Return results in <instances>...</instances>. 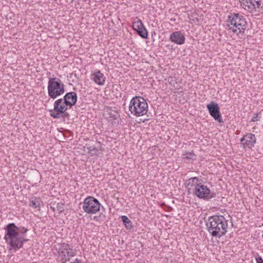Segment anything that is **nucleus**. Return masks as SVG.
Listing matches in <instances>:
<instances>
[{"label":"nucleus","instance_id":"nucleus-26","mask_svg":"<svg viewBox=\"0 0 263 263\" xmlns=\"http://www.w3.org/2000/svg\"><path fill=\"white\" fill-rule=\"evenodd\" d=\"M216 195V193H213H213H211V192H210V194H209V195L208 196V198L209 199H211V198H214V197H215Z\"/></svg>","mask_w":263,"mask_h":263},{"label":"nucleus","instance_id":"nucleus-6","mask_svg":"<svg viewBox=\"0 0 263 263\" xmlns=\"http://www.w3.org/2000/svg\"><path fill=\"white\" fill-rule=\"evenodd\" d=\"M192 181V186H194L193 194L200 199L208 198L210 194V190L206 185L203 184L199 179L196 177L191 178L189 179L190 183Z\"/></svg>","mask_w":263,"mask_h":263},{"label":"nucleus","instance_id":"nucleus-22","mask_svg":"<svg viewBox=\"0 0 263 263\" xmlns=\"http://www.w3.org/2000/svg\"><path fill=\"white\" fill-rule=\"evenodd\" d=\"M55 205L56 210L58 211L60 213L64 211V203L59 202L56 204Z\"/></svg>","mask_w":263,"mask_h":263},{"label":"nucleus","instance_id":"nucleus-24","mask_svg":"<svg viewBox=\"0 0 263 263\" xmlns=\"http://www.w3.org/2000/svg\"><path fill=\"white\" fill-rule=\"evenodd\" d=\"M256 263H263L262 258L257 253L256 257H255Z\"/></svg>","mask_w":263,"mask_h":263},{"label":"nucleus","instance_id":"nucleus-30","mask_svg":"<svg viewBox=\"0 0 263 263\" xmlns=\"http://www.w3.org/2000/svg\"><path fill=\"white\" fill-rule=\"evenodd\" d=\"M73 263H82V262L80 259H78V258H77V259H76L75 261L73 262Z\"/></svg>","mask_w":263,"mask_h":263},{"label":"nucleus","instance_id":"nucleus-15","mask_svg":"<svg viewBox=\"0 0 263 263\" xmlns=\"http://www.w3.org/2000/svg\"><path fill=\"white\" fill-rule=\"evenodd\" d=\"M185 36L180 31L173 32L170 36V40L177 45H182L185 42Z\"/></svg>","mask_w":263,"mask_h":263},{"label":"nucleus","instance_id":"nucleus-7","mask_svg":"<svg viewBox=\"0 0 263 263\" xmlns=\"http://www.w3.org/2000/svg\"><path fill=\"white\" fill-rule=\"evenodd\" d=\"M100 203L98 199L92 196L86 198L83 203V210L87 214H95L100 208Z\"/></svg>","mask_w":263,"mask_h":263},{"label":"nucleus","instance_id":"nucleus-31","mask_svg":"<svg viewBox=\"0 0 263 263\" xmlns=\"http://www.w3.org/2000/svg\"><path fill=\"white\" fill-rule=\"evenodd\" d=\"M21 230H22L23 231H25V229H27V228H25L24 227H23L22 229L21 228H19Z\"/></svg>","mask_w":263,"mask_h":263},{"label":"nucleus","instance_id":"nucleus-34","mask_svg":"<svg viewBox=\"0 0 263 263\" xmlns=\"http://www.w3.org/2000/svg\"><path fill=\"white\" fill-rule=\"evenodd\" d=\"M71 263H73V262H71Z\"/></svg>","mask_w":263,"mask_h":263},{"label":"nucleus","instance_id":"nucleus-1","mask_svg":"<svg viewBox=\"0 0 263 263\" xmlns=\"http://www.w3.org/2000/svg\"><path fill=\"white\" fill-rule=\"evenodd\" d=\"M206 226L213 237L220 238L227 232L228 220L222 215H213L208 218Z\"/></svg>","mask_w":263,"mask_h":263},{"label":"nucleus","instance_id":"nucleus-16","mask_svg":"<svg viewBox=\"0 0 263 263\" xmlns=\"http://www.w3.org/2000/svg\"><path fill=\"white\" fill-rule=\"evenodd\" d=\"M58 253L61 262L66 263L67 260H69L70 257L75 256L76 250L58 251Z\"/></svg>","mask_w":263,"mask_h":263},{"label":"nucleus","instance_id":"nucleus-21","mask_svg":"<svg viewBox=\"0 0 263 263\" xmlns=\"http://www.w3.org/2000/svg\"><path fill=\"white\" fill-rule=\"evenodd\" d=\"M65 250L69 251V250H74L72 249L70 247V246L69 244L66 243H62L61 244L60 248L59 249L58 251H65Z\"/></svg>","mask_w":263,"mask_h":263},{"label":"nucleus","instance_id":"nucleus-2","mask_svg":"<svg viewBox=\"0 0 263 263\" xmlns=\"http://www.w3.org/2000/svg\"><path fill=\"white\" fill-rule=\"evenodd\" d=\"M4 229L5 231L4 239L6 243L15 250L19 249L21 247V234H25L28 231V229H25L24 231L21 230L14 223H10L6 225Z\"/></svg>","mask_w":263,"mask_h":263},{"label":"nucleus","instance_id":"nucleus-9","mask_svg":"<svg viewBox=\"0 0 263 263\" xmlns=\"http://www.w3.org/2000/svg\"><path fill=\"white\" fill-rule=\"evenodd\" d=\"M63 102L62 99L57 100L54 103V109L49 110L50 115L54 119H59L61 117V114L64 113L67 108L61 105Z\"/></svg>","mask_w":263,"mask_h":263},{"label":"nucleus","instance_id":"nucleus-14","mask_svg":"<svg viewBox=\"0 0 263 263\" xmlns=\"http://www.w3.org/2000/svg\"><path fill=\"white\" fill-rule=\"evenodd\" d=\"M90 79L98 85L102 86L105 83L106 78L100 70H97L90 74Z\"/></svg>","mask_w":263,"mask_h":263},{"label":"nucleus","instance_id":"nucleus-18","mask_svg":"<svg viewBox=\"0 0 263 263\" xmlns=\"http://www.w3.org/2000/svg\"><path fill=\"white\" fill-rule=\"evenodd\" d=\"M43 202L39 197L32 198L30 199V206L34 208H39Z\"/></svg>","mask_w":263,"mask_h":263},{"label":"nucleus","instance_id":"nucleus-11","mask_svg":"<svg viewBox=\"0 0 263 263\" xmlns=\"http://www.w3.org/2000/svg\"><path fill=\"white\" fill-rule=\"evenodd\" d=\"M133 28L137 34L142 38L146 39L148 37V32L141 21L138 20L133 24Z\"/></svg>","mask_w":263,"mask_h":263},{"label":"nucleus","instance_id":"nucleus-23","mask_svg":"<svg viewBox=\"0 0 263 263\" xmlns=\"http://www.w3.org/2000/svg\"><path fill=\"white\" fill-rule=\"evenodd\" d=\"M24 234H21V241H22V245L21 247H19V249L23 248V245L25 242H27L28 241V239L25 238L24 236H23Z\"/></svg>","mask_w":263,"mask_h":263},{"label":"nucleus","instance_id":"nucleus-28","mask_svg":"<svg viewBox=\"0 0 263 263\" xmlns=\"http://www.w3.org/2000/svg\"><path fill=\"white\" fill-rule=\"evenodd\" d=\"M50 209L52 210L53 211H55L56 210V205L55 203L53 204V205H50Z\"/></svg>","mask_w":263,"mask_h":263},{"label":"nucleus","instance_id":"nucleus-17","mask_svg":"<svg viewBox=\"0 0 263 263\" xmlns=\"http://www.w3.org/2000/svg\"><path fill=\"white\" fill-rule=\"evenodd\" d=\"M121 218L127 230H131L132 229H133V226L132 222L129 219V218L126 216H121Z\"/></svg>","mask_w":263,"mask_h":263},{"label":"nucleus","instance_id":"nucleus-5","mask_svg":"<svg viewBox=\"0 0 263 263\" xmlns=\"http://www.w3.org/2000/svg\"><path fill=\"white\" fill-rule=\"evenodd\" d=\"M47 90L50 98L54 99L64 93L65 85L58 78H49Z\"/></svg>","mask_w":263,"mask_h":263},{"label":"nucleus","instance_id":"nucleus-33","mask_svg":"<svg viewBox=\"0 0 263 263\" xmlns=\"http://www.w3.org/2000/svg\"><path fill=\"white\" fill-rule=\"evenodd\" d=\"M188 193H189V194H190V190H188Z\"/></svg>","mask_w":263,"mask_h":263},{"label":"nucleus","instance_id":"nucleus-27","mask_svg":"<svg viewBox=\"0 0 263 263\" xmlns=\"http://www.w3.org/2000/svg\"><path fill=\"white\" fill-rule=\"evenodd\" d=\"M257 117H258V114H255V116L252 117V118L251 119V122H255V121H256L257 120Z\"/></svg>","mask_w":263,"mask_h":263},{"label":"nucleus","instance_id":"nucleus-8","mask_svg":"<svg viewBox=\"0 0 263 263\" xmlns=\"http://www.w3.org/2000/svg\"><path fill=\"white\" fill-rule=\"evenodd\" d=\"M210 115L219 123H222L221 115L220 112V108L217 103L211 102L206 105Z\"/></svg>","mask_w":263,"mask_h":263},{"label":"nucleus","instance_id":"nucleus-20","mask_svg":"<svg viewBox=\"0 0 263 263\" xmlns=\"http://www.w3.org/2000/svg\"><path fill=\"white\" fill-rule=\"evenodd\" d=\"M182 159L184 160H193L196 159V155L193 152H186L183 154Z\"/></svg>","mask_w":263,"mask_h":263},{"label":"nucleus","instance_id":"nucleus-19","mask_svg":"<svg viewBox=\"0 0 263 263\" xmlns=\"http://www.w3.org/2000/svg\"><path fill=\"white\" fill-rule=\"evenodd\" d=\"M86 148L91 156L98 155L99 149L95 146H87Z\"/></svg>","mask_w":263,"mask_h":263},{"label":"nucleus","instance_id":"nucleus-25","mask_svg":"<svg viewBox=\"0 0 263 263\" xmlns=\"http://www.w3.org/2000/svg\"><path fill=\"white\" fill-rule=\"evenodd\" d=\"M64 113L61 114V117L63 118H67L69 116V114L66 112V110H64Z\"/></svg>","mask_w":263,"mask_h":263},{"label":"nucleus","instance_id":"nucleus-10","mask_svg":"<svg viewBox=\"0 0 263 263\" xmlns=\"http://www.w3.org/2000/svg\"><path fill=\"white\" fill-rule=\"evenodd\" d=\"M77 95L74 91H71L66 93L63 99V102L61 105L68 109V106L72 107L74 106L77 101Z\"/></svg>","mask_w":263,"mask_h":263},{"label":"nucleus","instance_id":"nucleus-13","mask_svg":"<svg viewBox=\"0 0 263 263\" xmlns=\"http://www.w3.org/2000/svg\"><path fill=\"white\" fill-rule=\"evenodd\" d=\"M261 0H244L242 3L245 9L252 12L255 10L256 8H258L261 5Z\"/></svg>","mask_w":263,"mask_h":263},{"label":"nucleus","instance_id":"nucleus-32","mask_svg":"<svg viewBox=\"0 0 263 263\" xmlns=\"http://www.w3.org/2000/svg\"><path fill=\"white\" fill-rule=\"evenodd\" d=\"M94 219H96V220H98V217L97 216H95L94 217Z\"/></svg>","mask_w":263,"mask_h":263},{"label":"nucleus","instance_id":"nucleus-4","mask_svg":"<svg viewBox=\"0 0 263 263\" xmlns=\"http://www.w3.org/2000/svg\"><path fill=\"white\" fill-rule=\"evenodd\" d=\"M129 110L134 116H142L147 112L148 105L143 97L136 96L130 100Z\"/></svg>","mask_w":263,"mask_h":263},{"label":"nucleus","instance_id":"nucleus-12","mask_svg":"<svg viewBox=\"0 0 263 263\" xmlns=\"http://www.w3.org/2000/svg\"><path fill=\"white\" fill-rule=\"evenodd\" d=\"M256 139L255 135L252 133H247L240 139L241 144L244 147L249 148L254 147Z\"/></svg>","mask_w":263,"mask_h":263},{"label":"nucleus","instance_id":"nucleus-3","mask_svg":"<svg viewBox=\"0 0 263 263\" xmlns=\"http://www.w3.org/2000/svg\"><path fill=\"white\" fill-rule=\"evenodd\" d=\"M227 21L228 28L237 34L243 33L247 28V21L244 17L239 13H231L228 16Z\"/></svg>","mask_w":263,"mask_h":263},{"label":"nucleus","instance_id":"nucleus-29","mask_svg":"<svg viewBox=\"0 0 263 263\" xmlns=\"http://www.w3.org/2000/svg\"><path fill=\"white\" fill-rule=\"evenodd\" d=\"M114 113L115 114H114L113 115H112L111 114H110V117H112L114 119H116L117 113L116 112H114Z\"/></svg>","mask_w":263,"mask_h":263}]
</instances>
